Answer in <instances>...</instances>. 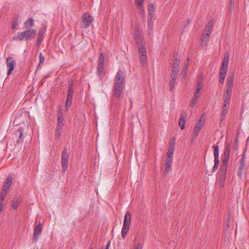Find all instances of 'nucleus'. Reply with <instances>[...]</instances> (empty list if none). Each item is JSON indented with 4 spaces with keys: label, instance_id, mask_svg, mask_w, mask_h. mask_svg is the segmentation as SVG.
Segmentation results:
<instances>
[{
    "label": "nucleus",
    "instance_id": "1",
    "mask_svg": "<svg viewBox=\"0 0 249 249\" xmlns=\"http://www.w3.org/2000/svg\"><path fill=\"white\" fill-rule=\"evenodd\" d=\"M36 31L35 29H25L23 32L18 33V35L13 37L15 40L26 41L34 39L36 35Z\"/></svg>",
    "mask_w": 249,
    "mask_h": 249
},
{
    "label": "nucleus",
    "instance_id": "2",
    "mask_svg": "<svg viewBox=\"0 0 249 249\" xmlns=\"http://www.w3.org/2000/svg\"><path fill=\"white\" fill-rule=\"evenodd\" d=\"M229 61V54H225L223 58L222 66L220 68L219 75V82L221 84L224 83L225 77L227 74L228 70V64Z\"/></svg>",
    "mask_w": 249,
    "mask_h": 249
},
{
    "label": "nucleus",
    "instance_id": "3",
    "mask_svg": "<svg viewBox=\"0 0 249 249\" xmlns=\"http://www.w3.org/2000/svg\"><path fill=\"white\" fill-rule=\"evenodd\" d=\"M231 145L230 143H226L224 152L220 166L228 167L229 157L231 152Z\"/></svg>",
    "mask_w": 249,
    "mask_h": 249
},
{
    "label": "nucleus",
    "instance_id": "4",
    "mask_svg": "<svg viewBox=\"0 0 249 249\" xmlns=\"http://www.w3.org/2000/svg\"><path fill=\"white\" fill-rule=\"evenodd\" d=\"M69 157V153L66 146L64 148L61 154V164L63 172H65L67 169Z\"/></svg>",
    "mask_w": 249,
    "mask_h": 249
},
{
    "label": "nucleus",
    "instance_id": "5",
    "mask_svg": "<svg viewBox=\"0 0 249 249\" xmlns=\"http://www.w3.org/2000/svg\"><path fill=\"white\" fill-rule=\"evenodd\" d=\"M93 21V18L91 15L84 13L81 17V27L83 28H87Z\"/></svg>",
    "mask_w": 249,
    "mask_h": 249
},
{
    "label": "nucleus",
    "instance_id": "6",
    "mask_svg": "<svg viewBox=\"0 0 249 249\" xmlns=\"http://www.w3.org/2000/svg\"><path fill=\"white\" fill-rule=\"evenodd\" d=\"M220 171L219 174V178L218 179V183L219 184L220 186L221 187H223L225 184V181L226 179V177L227 175V171L228 167L220 166Z\"/></svg>",
    "mask_w": 249,
    "mask_h": 249
},
{
    "label": "nucleus",
    "instance_id": "7",
    "mask_svg": "<svg viewBox=\"0 0 249 249\" xmlns=\"http://www.w3.org/2000/svg\"><path fill=\"white\" fill-rule=\"evenodd\" d=\"M104 59L105 55L103 53H100L98 60L97 74L99 76H101L103 73L104 69Z\"/></svg>",
    "mask_w": 249,
    "mask_h": 249
},
{
    "label": "nucleus",
    "instance_id": "8",
    "mask_svg": "<svg viewBox=\"0 0 249 249\" xmlns=\"http://www.w3.org/2000/svg\"><path fill=\"white\" fill-rule=\"evenodd\" d=\"M125 80V74L123 71L119 70L115 77L114 84L123 85Z\"/></svg>",
    "mask_w": 249,
    "mask_h": 249
},
{
    "label": "nucleus",
    "instance_id": "9",
    "mask_svg": "<svg viewBox=\"0 0 249 249\" xmlns=\"http://www.w3.org/2000/svg\"><path fill=\"white\" fill-rule=\"evenodd\" d=\"M6 65L8 70L7 72V75H10L14 70L16 62L12 57H8L6 59Z\"/></svg>",
    "mask_w": 249,
    "mask_h": 249
},
{
    "label": "nucleus",
    "instance_id": "10",
    "mask_svg": "<svg viewBox=\"0 0 249 249\" xmlns=\"http://www.w3.org/2000/svg\"><path fill=\"white\" fill-rule=\"evenodd\" d=\"M234 75L232 73L231 74L229 75L227 79V88L225 94L231 95V92L232 90V86L233 83Z\"/></svg>",
    "mask_w": 249,
    "mask_h": 249
},
{
    "label": "nucleus",
    "instance_id": "11",
    "mask_svg": "<svg viewBox=\"0 0 249 249\" xmlns=\"http://www.w3.org/2000/svg\"><path fill=\"white\" fill-rule=\"evenodd\" d=\"M113 96L119 99L124 92V86L114 84L113 88Z\"/></svg>",
    "mask_w": 249,
    "mask_h": 249
},
{
    "label": "nucleus",
    "instance_id": "12",
    "mask_svg": "<svg viewBox=\"0 0 249 249\" xmlns=\"http://www.w3.org/2000/svg\"><path fill=\"white\" fill-rule=\"evenodd\" d=\"M42 231V226L40 223L36 225L35 227L33 233V240L36 242L37 241L39 235Z\"/></svg>",
    "mask_w": 249,
    "mask_h": 249
},
{
    "label": "nucleus",
    "instance_id": "13",
    "mask_svg": "<svg viewBox=\"0 0 249 249\" xmlns=\"http://www.w3.org/2000/svg\"><path fill=\"white\" fill-rule=\"evenodd\" d=\"M213 25V20H210L205 27V28L204 30L203 34L206 35L207 36H210L212 33Z\"/></svg>",
    "mask_w": 249,
    "mask_h": 249
},
{
    "label": "nucleus",
    "instance_id": "14",
    "mask_svg": "<svg viewBox=\"0 0 249 249\" xmlns=\"http://www.w3.org/2000/svg\"><path fill=\"white\" fill-rule=\"evenodd\" d=\"M12 180L13 178L12 176L11 175H9L3 183L2 188V190L3 191H5L8 192L9 189L10 188L12 184Z\"/></svg>",
    "mask_w": 249,
    "mask_h": 249
},
{
    "label": "nucleus",
    "instance_id": "15",
    "mask_svg": "<svg viewBox=\"0 0 249 249\" xmlns=\"http://www.w3.org/2000/svg\"><path fill=\"white\" fill-rule=\"evenodd\" d=\"M64 119L63 117V114L62 113V110L61 107H60L57 113V126L63 127V126L64 125Z\"/></svg>",
    "mask_w": 249,
    "mask_h": 249
},
{
    "label": "nucleus",
    "instance_id": "16",
    "mask_svg": "<svg viewBox=\"0 0 249 249\" xmlns=\"http://www.w3.org/2000/svg\"><path fill=\"white\" fill-rule=\"evenodd\" d=\"M22 130L21 128H19L17 130V132L14 134V138H17V144H20L22 142L23 140V138L22 137Z\"/></svg>",
    "mask_w": 249,
    "mask_h": 249
},
{
    "label": "nucleus",
    "instance_id": "17",
    "mask_svg": "<svg viewBox=\"0 0 249 249\" xmlns=\"http://www.w3.org/2000/svg\"><path fill=\"white\" fill-rule=\"evenodd\" d=\"M203 124V123L202 121V118H201L199 119L198 122L196 124L194 128L195 137H196L198 136L199 131L202 128Z\"/></svg>",
    "mask_w": 249,
    "mask_h": 249
},
{
    "label": "nucleus",
    "instance_id": "18",
    "mask_svg": "<svg viewBox=\"0 0 249 249\" xmlns=\"http://www.w3.org/2000/svg\"><path fill=\"white\" fill-rule=\"evenodd\" d=\"M187 116V114L185 111H183L182 112L178 122L179 126L181 129H183L185 128V118Z\"/></svg>",
    "mask_w": 249,
    "mask_h": 249
},
{
    "label": "nucleus",
    "instance_id": "19",
    "mask_svg": "<svg viewBox=\"0 0 249 249\" xmlns=\"http://www.w3.org/2000/svg\"><path fill=\"white\" fill-rule=\"evenodd\" d=\"M131 220V215L129 212H127L124 215L123 225L130 227Z\"/></svg>",
    "mask_w": 249,
    "mask_h": 249
},
{
    "label": "nucleus",
    "instance_id": "20",
    "mask_svg": "<svg viewBox=\"0 0 249 249\" xmlns=\"http://www.w3.org/2000/svg\"><path fill=\"white\" fill-rule=\"evenodd\" d=\"M72 83H71L68 89L66 100L72 101L73 94V89L72 88Z\"/></svg>",
    "mask_w": 249,
    "mask_h": 249
},
{
    "label": "nucleus",
    "instance_id": "21",
    "mask_svg": "<svg viewBox=\"0 0 249 249\" xmlns=\"http://www.w3.org/2000/svg\"><path fill=\"white\" fill-rule=\"evenodd\" d=\"M135 39L136 43L138 46H143L144 44L143 43L142 36L141 34L139 33L136 34Z\"/></svg>",
    "mask_w": 249,
    "mask_h": 249
},
{
    "label": "nucleus",
    "instance_id": "22",
    "mask_svg": "<svg viewBox=\"0 0 249 249\" xmlns=\"http://www.w3.org/2000/svg\"><path fill=\"white\" fill-rule=\"evenodd\" d=\"M34 25V20L33 18H30L24 22L25 29H32Z\"/></svg>",
    "mask_w": 249,
    "mask_h": 249
},
{
    "label": "nucleus",
    "instance_id": "23",
    "mask_svg": "<svg viewBox=\"0 0 249 249\" xmlns=\"http://www.w3.org/2000/svg\"><path fill=\"white\" fill-rule=\"evenodd\" d=\"M172 161L165 160V170L164 171V175L166 176L168 172L171 170Z\"/></svg>",
    "mask_w": 249,
    "mask_h": 249
},
{
    "label": "nucleus",
    "instance_id": "24",
    "mask_svg": "<svg viewBox=\"0 0 249 249\" xmlns=\"http://www.w3.org/2000/svg\"><path fill=\"white\" fill-rule=\"evenodd\" d=\"M203 87V81L201 78H198L197 81L196 89L195 93L199 94L200 90Z\"/></svg>",
    "mask_w": 249,
    "mask_h": 249
},
{
    "label": "nucleus",
    "instance_id": "25",
    "mask_svg": "<svg viewBox=\"0 0 249 249\" xmlns=\"http://www.w3.org/2000/svg\"><path fill=\"white\" fill-rule=\"evenodd\" d=\"M129 230V227L126 226H123V228L121 231V235L123 239H124L127 235Z\"/></svg>",
    "mask_w": 249,
    "mask_h": 249
},
{
    "label": "nucleus",
    "instance_id": "26",
    "mask_svg": "<svg viewBox=\"0 0 249 249\" xmlns=\"http://www.w3.org/2000/svg\"><path fill=\"white\" fill-rule=\"evenodd\" d=\"M210 36H207L206 35L203 34L202 37L201 45L203 47H206L209 41Z\"/></svg>",
    "mask_w": 249,
    "mask_h": 249
},
{
    "label": "nucleus",
    "instance_id": "27",
    "mask_svg": "<svg viewBox=\"0 0 249 249\" xmlns=\"http://www.w3.org/2000/svg\"><path fill=\"white\" fill-rule=\"evenodd\" d=\"M144 0H135V3L139 8L142 11H143V2Z\"/></svg>",
    "mask_w": 249,
    "mask_h": 249
},
{
    "label": "nucleus",
    "instance_id": "28",
    "mask_svg": "<svg viewBox=\"0 0 249 249\" xmlns=\"http://www.w3.org/2000/svg\"><path fill=\"white\" fill-rule=\"evenodd\" d=\"M199 96V94H198V93H195L194 94L191 103V107L193 108L195 106V105L196 104V103L197 102Z\"/></svg>",
    "mask_w": 249,
    "mask_h": 249
},
{
    "label": "nucleus",
    "instance_id": "29",
    "mask_svg": "<svg viewBox=\"0 0 249 249\" xmlns=\"http://www.w3.org/2000/svg\"><path fill=\"white\" fill-rule=\"evenodd\" d=\"M20 200L18 197H14L12 201V208L14 209H17L20 203Z\"/></svg>",
    "mask_w": 249,
    "mask_h": 249
},
{
    "label": "nucleus",
    "instance_id": "30",
    "mask_svg": "<svg viewBox=\"0 0 249 249\" xmlns=\"http://www.w3.org/2000/svg\"><path fill=\"white\" fill-rule=\"evenodd\" d=\"M174 151H172V150H169L167 153V157L166 160V161H171L173 160V157L174 154Z\"/></svg>",
    "mask_w": 249,
    "mask_h": 249
},
{
    "label": "nucleus",
    "instance_id": "31",
    "mask_svg": "<svg viewBox=\"0 0 249 249\" xmlns=\"http://www.w3.org/2000/svg\"><path fill=\"white\" fill-rule=\"evenodd\" d=\"M139 57L142 65L144 66L147 62V54H140Z\"/></svg>",
    "mask_w": 249,
    "mask_h": 249
},
{
    "label": "nucleus",
    "instance_id": "32",
    "mask_svg": "<svg viewBox=\"0 0 249 249\" xmlns=\"http://www.w3.org/2000/svg\"><path fill=\"white\" fill-rule=\"evenodd\" d=\"M235 6V0H230L229 5V12L230 13H232L234 11Z\"/></svg>",
    "mask_w": 249,
    "mask_h": 249
},
{
    "label": "nucleus",
    "instance_id": "33",
    "mask_svg": "<svg viewBox=\"0 0 249 249\" xmlns=\"http://www.w3.org/2000/svg\"><path fill=\"white\" fill-rule=\"evenodd\" d=\"M63 130L62 127L56 126V129L55 131L54 136L55 138H58L61 136V132Z\"/></svg>",
    "mask_w": 249,
    "mask_h": 249
},
{
    "label": "nucleus",
    "instance_id": "34",
    "mask_svg": "<svg viewBox=\"0 0 249 249\" xmlns=\"http://www.w3.org/2000/svg\"><path fill=\"white\" fill-rule=\"evenodd\" d=\"M213 149L214 158L219 157V146L218 145H214Z\"/></svg>",
    "mask_w": 249,
    "mask_h": 249
},
{
    "label": "nucleus",
    "instance_id": "35",
    "mask_svg": "<svg viewBox=\"0 0 249 249\" xmlns=\"http://www.w3.org/2000/svg\"><path fill=\"white\" fill-rule=\"evenodd\" d=\"M231 95L224 94V102L223 104H229L231 100Z\"/></svg>",
    "mask_w": 249,
    "mask_h": 249
},
{
    "label": "nucleus",
    "instance_id": "36",
    "mask_svg": "<svg viewBox=\"0 0 249 249\" xmlns=\"http://www.w3.org/2000/svg\"><path fill=\"white\" fill-rule=\"evenodd\" d=\"M155 7L153 3H150L148 8V14H152L155 11Z\"/></svg>",
    "mask_w": 249,
    "mask_h": 249
},
{
    "label": "nucleus",
    "instance_id": "37",
    "mask_svg": "<svg viewBox=\"0 0 249 249\" xmlns=\"http://www.w3.org/2000/svg\"><path fill=\"white\" fill-rule=\"evenodd\" d=\"M139 52L140 54H146V49L143 46H139Z\"/></svg>",
    "mask_w": 249,
    "mask_h": 249
},
{
    "label": "nucleus",
    "instance_id": "38",
    "mask_svg": "<svg viewBox=\"0 0 249 249\" xmlns=\"http://www.w3.org/2000/svg\"><path fill=\"white\" fill-rule=\"evenodd\" d=\"M8 193V192L2 190V192L0 196V202H3L4 197L7 195Z\"/></svg>",
    "mask_w": 249,
    "mask_h": 249
},
{
    "label": "nucleus",
    "instance_id": "39",
    "mask_svg": "<svg viewBox=\"0 0 249 249\" xmlns=\"http://www.w3.org/2000/svg\"><path fill=\"white\" fill-rule=\"evenodd\" d=\"M245 161H244V159H241L240 160V165H239V166L238 167V169L239 170H244V168H245Z\"/></svg>",
    "mask_w": 249,
    "mask_h": 249
},
{
    "label": "nucleus",
    "instance_id": "40",
    "mask_svg": "<svg viewBox=\"0 0 249 249\" xmlns=\"http://www.w3.org/2000/svg\"><path fill=\"white\" fill-rule=\"evenodd\" d=\"M176 81V80L170 79V82H169V88H170V91H172L173 89Z\"/></svg>",
    "mask_w": 249,
    "mask_h": 249
},
{
    "label": "nucleus",
    "instance_id": "41",
    "mask_svg": "<svg viewBox=\"0 0 249 249\" xmlns=\"http://www.w3.org/2000/svg\"><path fill=\"white\" fill-rule=\"evenodd\" d=\"M179 64H180V60L179 59H178L177 58H176V59L174 60V62L172 64V66L179 68Z\"/></svg>",
    "mask_w": 249,
    "mask_h": 249
},
{
    "label": "nucleus",
    "instance_id": "42",
    "mask_svg": "<svg viewBox=\"0 0 249 249\" xmlns=\"http://www.w3.org/2000/svg\"><path fill=\"white\" fill-rule=\"evenodd\" d=\"M147 27L149 34H151L153 28V22H147Z\"/></svg>",
    "mask_w": 249,
    "mask_h": 249
},
{
    "label": "nucleus",
    "instance_id": "43",
    "mask_svg": "<svg viewBox=\"0 0 249 249\" xmlns=\"http://www.w3.org/2000/svg\"><path fill=\"white\" fill-rule=\"evenodd\" d=\"M238 139L237 137L234 142L233 146V149L235 151H236L238 149Z\"/></svg>",
    "mask_w": 249,
    "mask_h": 249
},
{
    "label": "nucleus",
    "instance_id": "44",
    "mask_svg": "<svg viewBox=\"0 0 249 249\" xmlns=\"http://www.w3.org/2000/svg\"><path fill=\"white\" fill-rule=\"evenodd\" d=\"M43 36H38L37 40H36V46H39L41 43V42L43 41Z\"/></svg>",
    "mask_w": 249,
    "mask_h": 249
},
{
    "label": "nucleus",
    "instance_id": "45",
    "mask_svg": "<svg viewBox=\"0 0 249 249\" xmlns=\"http://www.w3.org/2000/svg\"><path fill=\"white\" fill-rule=\"evenodd\" d=\"M179 70L178 67H175L172 66L171 73L178 74Z\"/></svg>",
    "mask_w": 249,
    "mask_h": 249
},
{
    "label": "nucleus",
    "instance_id": "46",
    "mask_svg": "<svg viewBox=\"0 0 249 249\" xmlns=\"http://www.w3.org/2000/svg\"><path fill=\"white\" fill-rule=\"evenodd\" d=\"M153 18V14H148L147 22H153L154 23Z\"/></svg>",
    "mask_w": 249,
    "mask_h": 249
},
{
    "label": "nucleus",
    "instance_id": "47",
    "mask_svg": "<svg viewBox=\"0 0 249 249\" xmlns=\"http://www.w3.org/2000/svg\"><path fill=\"white\" fill-rule=\"evenodd\" d=\"M39 62H40V63H43L44 62L45 58L43 56V55H42L41 53H40V54H39Z\"/></svg>",
    "mask_w": 249,
    "mask_h": 249
},
{
    "label": "nucleus",
    "instance_id": "48",
    "mask_svg": "<svg viewBox=\"0 0 249 249\" xmlns=\"http://www.w3.org/2000/svg\"><path fill=\"white\" fill-rule=\"evenodd\" d=\"M226 112H223L222 111L221 115V118H220V121L222 122L224 120L225 116H226Z\"/></svg>",
    "mask_w": 249,
    "mask_h": 249
},
{
    "label": "nucleus",
    "instance_id": "49",
    "mask_svg": "<svg viewBox=\"0 0 249 249\" xmlns=\"http://www.w3.org/2000/svg\"><path fill=\"white\" fill-rule=\"evenodd\" d=\"M227 105H228V104H224L223 107H222V111L226 112L227 110V109L228 108V107H227Z\"/></svg>",
    "mask_w": 249,
    "mask_h": 249
},
{
    "label": "nucleus",
    "instance_id": "50",
    "mask_svg": "<svg viewBox=\"0 0 249 249\" xmlns=\"http://www.w3.org/2000/svg\"><path fill=\"white\" fill-rule=\"evenodd\" d=\"M174 148H175L174 142H171L170 144L169 150H172V151H174Z\"/></svg>",
    "mask_w": 249,
    "mask_h": 249
},
{
    "label": "nucleus",
    "instance_id": "51",
    "mask_svg": "<svg viewBox=\"0 0 249 249\" xmlns=\"http://www.w3.org/2000/svg\"><path fill=\"white\" fill-rule=\"evenodd\" d=\"M187 71V69L186 68H184L181 72V74L184 77L185 76L186 73Z\"/></svg>",
    "mask_w": 249,
    "mask_h": 249
},
{
    "label": "nucleus",
    "instance_id": "52",
    "mask_svg": "<svg viewBox=\"0 0 249 249\" xmlns=\"http://www.w3.org/2000/svg\"><path fill=\"white\" fill-rule=\"evenodd\" d=\"M178 74L171 73V79L176 80Z\"/></svg>",
    "mask_w": 249,
    "mask_h": 249
},
{
    "label": "nucleus",
    "instance_id": "53",
    "mask_svg": "<svg viewBox=\"0 0 249 249\" xmlns=\"http://www.w3.org/2000/svg\"><path fill=\"white\" fill-rule=\"evenodd\" d=\"M242 171H243V170H239V169H238L237 175L240 178H242Z\"/></svg>",
    "mask_w": 249,
    "mask_h": 249
},
{
    "label": "nucleus",
    "instance_id": "54",
    "mask_svg": "<svg viewBox=\"0 0 249 249\" xmlns=\"http://www.w3.org/2000/svg\"><path fill=\"white\" fill-rule=\"evenodd\" d=\"M17 25H18L17 21H13L12 24V28L13 29H14Z\"/></svg>",
    "mask_w": 249,
    "mask_h": 249
},
{
    "label": "nucleus",
    "instance_id": "55",
    "mask_svg": "<svg viewBox=\"0 0 249 249\" xmlns=\"http://www.w3.org/2000/svg\"><path fill=\"white\" fill-rule=\"evenodd\" d=\"M72 104V101H69L66 100V103H65V106L67 107H71Z\"/></svg>",
    "mask_w": 249,
    "mask_h": 249
},
{
    "label": "nucleus",
    "instance_id": "56",
    "mask_svg": "<svg viewBox=\"0 0 249 249\" xmlns=\"http://www.w3.org/2000/svg\"><path fill=\"white\" fill-rule=\"evenodd\" d=\"M214 164L218 165L219 163V157H217L216 158H214Z\"/></svg>",
    "mask_w": 249,
    "mask_h": 249
},
{
    "label": "nucleus",
    "instance_id": "57",
    "mask_svg": "<svg viewBox=\"0 0 249 249\" xmlns=\"http://www.w3.org/2000/svg\"><path fill=\"white\" fill-rule=\"evenodd\" d=\"M218 165L214 164V166L213 167V172H215L217 170V169L218 168Z\"/></svg>",
    "mask_w": 249,
    "mask_h": 249
},
{
    "label": "nucleus",
    "instance_id": "58",
    "mask_svg": "<svg viewBox=\"0 0 249 249\" xmlns=\"http://www.w3.org/2000/svg\"><path fill=\"white\" fill-rule=\"evenodd\" d=\"M3 208V202H0V213H1Z\"/></svg>",
    "mask_w": 249,
    "mask_h": 249
},
{
    "label": "nucleus",
    "instance_id": "59",
    "mask_svg": "<svg viewBox=\"0 0 249 249\" xmlns=\"http://www.w3.org/2000/svg\"><path fill=\"white\" fill-rule=\"evenodd\" d=\"M110 245V241H109L107 243V245H106V247H105L104 249H109V247Z\"/></svg>",
    "mask_w": 249,
    "mask_h": 249
},
{
    "label": "nucleus",
    "instance_id": "60",
    "mask_svg": "<svg viewBox=\"0 0 249 249\" xmlns=\"http://www.w3.org/2000/svg\"><path fill=\"white\" fill-rule=\"evenodd\" d=\"M142 246H141V245L140 243H138L136 247L134 249H142Z\"/></svg>",
    "mask_w": 249,
    "mask_h": 249
},
{
    "label": "nucleus",
    "instance_id": "61",
    "mask_svg": "<svg viewBox=\"0 0 249 249\" xmlns=\"http://www.w3.org/2000/svg\"><path fill=\"white\" fill-rule=\"evenodd\" d=\"M43 33H42V29L41 28L38 32V36H39L40 35L43 36Z\"/></svg>",
    "mask_w": 249,
    "mask_h": 249
},
{
    "label": "nucleus",
    "instance_id": "62",
    "mask_svg": "<svg viewBox=\"0 0 249 249\" xmlns=\"http://www.w3.org/2000/svg\"><path fill=\"white\" fill-rule=\"evenodd\" d=\"M190 19H188V22H187V23L186 24V25H184V28H186L187 27V26L188 25V24L190 23Z\"/></svg>",
    "mask_w": 249,
    "mask_h": 249
},
{
    "label": "nucleus",
    "instance_id": "63",
    "mask_svg": "<svg viewBox=\"0 0 249 249\" xmlns=\"http://www.w3.org/2000/svg\"><path fill=\"white\" fill-rule=\"evenodd\" d=\"M244 159V161H245V153L242 155V157L241 158V159Z\"/></svg>",
    "mask_w": 249,
    "mask_h": 249
},
{
    "label": "nucleus",
    "instance_id": "64",
    "mask_svg": "<svg viewBox=\"0 0 249 249\" xmlns=\"http://www.w3.org/2000/svg\"><path fill=\"white\" fill-rule=\"evenodd\" d=\"M66 111H68V109L70 107L65 106Z\"/></svg>",
    "mask_w": 249,
    "mask_h": 249
}]
</instances>
